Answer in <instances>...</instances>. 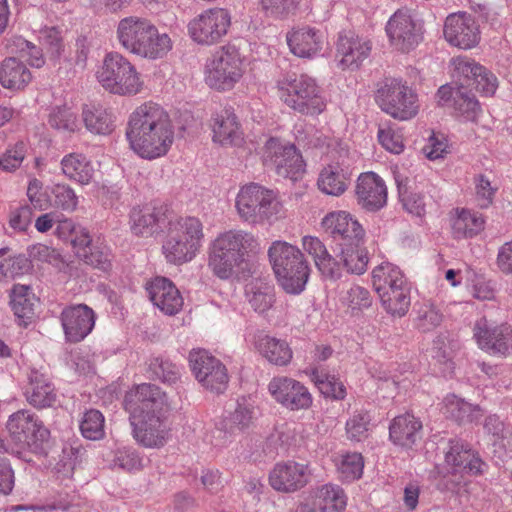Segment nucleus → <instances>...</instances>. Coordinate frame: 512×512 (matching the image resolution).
Listing matches in <instances>:
<instances>
[{
    "label": "nucleus",
    "mask_w": 512,
    "mask_h": 512,
    "mask_svg": "<svg viewBox=\"0 0 512 512\" xmlns=\"http://www.w3.org/2000/svg\"><path fill=\"white\" fill-rule=\"evenodd\" d=\"M135 441L147 449H161L172 439L171 406L158 386L143 383L130 389L124 399Z\"/></svg>",
    "instance_id": "f257e3e1"
},
{
    "label": "nucleus",
    "mask_w": 512,
    "mask_h": 512,
    "mask_svg": "<svg viewBox=\"0 0 512 512\" xmlns=\"http://www.w3.org/2000/svg\"><path fill=\"white\" fill-rule=\"evenodd\" d=\"M125 135L135 154L145 160H155L170 151L175 140V127L161 105L147 101L129 115Z\"/></svg>",
    "instance_id": "f03ea898"
},
{
    "label": "nucleus",
    "mask_w": 512,
    "mask_h": 512,
    "mask_svg": "<svg viewBox=\"0 0 512 512\" xmlns=\"http://www.w3.org/2000/svg\"><path fill=\"white\" fill-rule=\"evenodd\" d=\"M293 131L298 143L327 150L330 159L319 171L318 189L329 196L343 195L350 185L356 161L347 144L304 123L295 125Z\"/></svg>",
    "instance_id": "7ed1b4c3"
},
{
    "label": "nucleus",
    "mask_w": 512,
    "mask_h": 512,
    "mask_svg": "<svg viewBox=\"0 0 512 512\" xmlns=\"http://www.w3.org/2000/svg\"><path fill=\"white\" fill-rule=\"evenodd\" d=\"M257 245V239L247 231L222 232L208 246L207 266L221 280L236 278L243 270L247 253Z\"/></svg>",
    "instance_id": "20e7f679"
},
{
    "label": "nucleus",
    "mask_w": 512,
    "mask_h": 512,
    "mask_svg": "<svg viewBox=\"0 0 512 512\" xmlns=\"http://www.w3.org/2000/svg\"><path fill=\"white\" fill-rule=\"evenodd\" d=\"M235 210L241 221L253 226L273 225L287 216L279 193L255 182L240 186Z\"/></svg>",
    "instance_id": "39448f33"
},
{
    "label": "nucleus",
    "mask_w": 512,
    "mask_h": 512,
    "mask_svg": "<svg viewBox=\"0 0 512 512\" xmlns=\"http://www.w3.org/2000/svg\"><path fill=\"white\" fill-rule=\"evenodd\" d=\"M275 90L280 102L295 113L317 117L326 110L324 91L308 74H282L275 82Z\"/></svg>",
    "instance_id": "423d86ee"
},
{
    "label": "nucleus",
    "mask_w": 512,
    "mask_h": 512,
    "mask_svg": "<svg viewBox=\"0 0 512 512\" xmlns=\"http://www.w3.org/2000/svg\"><path fill=\"white\" fill-rule=\"evenodd\" d=\"M203 238V225L198 218L186 216L171 220L162 243V254L170 264L189 263L199 253Z\"/></svg>",
    "instance_id": "0eeeda50"
},
{
    "label": "nucleus",
    "mask_w": 512,
    "mask_h": 512,
    "mask_svg": "<svg viewBox=\"0 0 512 512\" xmlns=\"http://www.w3.org/2000/svg\"><path fill=\"white\" fill-rule=\"evenodd\" d=\"M268 257L279 285L289 294H300L308 282L310 268L301 250L286 241L276 240Z\"/></svg>",
    "instance_id": "6e6552de"
},
{
    "label": "nucleus",
    "mask_w": 512,
    "mask_h": 512,
    "mask_svg": "<svg viewBox=\"0 0 512 512\" xmlns=\"http://www.w3.org/2000/svg\"><path fill=\"white\" fill-rule=\"evenodd\" d=\"M100 86L108 93L133 97L144 90V80L136 66L118 52L107 53L95 70Z\"/></svg>",
    "instance_id": "1a4fd4ad"
},
{
    "label": "nucleus",
    "mask_w": 512,
    "mask_h": 512,
    "mask_svg": "<svg viewBox=\"0 0 512 512\" xmlns=\"http://www.w3.org/2000/svg\"><path fill=\"white\" fill-rule=\"evenodd\" d=\"M246 73V58L231 44L221 46L208 57L203 66L204 83L213 91H232Z\"/></svg>",
    "instance_id": "9d476101"
},
{
    "label": "nucleus",
    "mask_w": 512,
    "mask_h": 512,
    "mask_svg": "<svg viewBox=\"0 0 512 512\" xmlns=\"http://www.w3.org/2000/svg\"><path fill=\"white\" fill-rule=\"evenodd\" d=\"M8 443L0 447V453L15 454L18 457L29 450L39 452L50 437V431L42 420L31 410L21 409L12 413L6 421Z\"/></svg>",
    "instance_id": "9b49d317"
},
{
    "label": "nucleus",
    "mask_w": 512,
    "mask_h": 512,
    "mask_svg": "<svg viewBox=\"0 0 512 512\" xmlns=\"http://www.w3.org/2000/svg\"><path fill=\"white\" fill-rule=\"evenodd\" d=\"M443 462L436 465L437 473L442 477V489L454 490L467 475L483 474L487 465L468 444L458 439L448 442L443 451Z\"/></svg>",
    "instance_id": "f8f14e48"
},
{
    "label": "nucleus",
    "mask_w": 512,
    "mask_h": 512,
    "mask_svg": "<svg viewBox=\"0 0 512 512\" xmlns=\"http://www.w3.org/2000/svg\"><path fill=\"white\" fill-rule=\"evenodd\" d=\"M375 100L384 113L399 121L413 119L420 110L417 93L399 79L385 80L378 88Z\"/></svg>",
    "instance_id": "ddd939ff"
},
{
    "label": "nucleus",
    "mask_w": 512,
    "mask_h": 512,
    "mask_svg": "<svg viewBox=\"0 0 512 512\" xmlns=\"http://www.w3.org/2000/svg\"><path fill=\"white\" fill-rule=\"evenodd\" d=\"M231 25L232 15L228 9L212 7L202 10L188 22L187 33L197 45L210 47L227 36Z\"/></svg>",
    "instance_id": "4468645a"
},
{
    "label": "nucleus",
    "mask_w": 512,
    "mask_h": 512,
    "mask_svg": "<svg viewBox=\"0 0 512 512\" xmlns=\"http://www.w3.org/2000/svg\"><path fill=\"white\" fill-rule=\"evenodd\" d=\"M262 159L279 176L292 181L298 180L305 173L306 164L296 146L277 137L267 139L262 150Z\"/></svg>",
    "instance_id": "2eb2a0df"
},
{
    "label": "nucleus",
    "mask_w": 512,
    "mask_h": 512,
    "mask_svg": "<svg viewBox=\"0 0 512 512\" xmlns=\"http://www.w3.org/2000/svg\"><path fill=\"white\" fill-rule=\"evenodd\" d=\"M389 42L393 48L409 52L423 40V22L407 10L396 11L385 27Z\"/></svg>",
    "instance_id": "dca6fc26"
},
{
    "label": "nucleus",
    "mask_w": 512,
    "mask_h": 512,
    "mask_svg": "<svg viewBox=\"0 0 512 512\" xmlns=\"http://www.w3.org/2000/svg\"><path fill=\"white\" fill-rule=\"evenodd\" d=\"M188 360L195 378L204 388L216 393L226 390L229 377L219 359L204 349H193Z\"/></svg>",
    "instance_id": "f3484780"
},
{
    "label": "nucleus",
    "mask_w": 512,
    "mask_h": 512,
    "mask_svg": "<svg viewBox=\"0 0 512 512\" xmlns=\"http://www.w3.org/2000/svg\"><path fill=\"white\" fill-rule=\"evenodd\" d=\"M267 389L277 404L290 411L307 410L313 404L309 389L302 382L288 376H274Z\"/></svg>",
    "instance_id": "a211bd4d"
},
{
    "label": "nucleus",
    "mask_w": 512,
    "mask_h": 512,
    "mask_svg": "<svg viewBox=\"0 0 512 512\" xmlns=\"http://www.w3.org/2000/svg\"><path fill=\"white\" fill-rule=\"evenodd\" d=\"M452 77L461 83L472 82L484 96H493L499 82L496 75L467 56L453 57L449 63Z\"/></svg>",
    "instance_id": "6ab92c4d"
},
{
    "label": "nucleus",
    "mask_w": 512,
    "mask_h": 512,
    "mask_svg": "<svg viewBox=\"0 0 512 512\" xmlns=\"http://www.w3.org/2000/svg\"><path fill=\"white\" fill-rule=\"evenodd\" d=\"M445 40L463 50L476 47L481 40V30L476 18L466 12L450 14L444 24Z\"/></svg>",
    "instance_id": "aec40b11"
},
{
    "label": "nucleus",
    "mask_w": 512,
    "mask_h": 512,
    "mask_svg": "<svg viewBox=\"0 0 512 512\" xmlns=\"http://www.w3.org/2000/svg\"><path fill=\"white\" fill-rule=\"evenodd\" d=\"M311 478L312 470L308 464L287 460L273 466L269 473V484L278 492L293 493L308 485Z\"/></svg>",
    "instance_id": "412c9836"
},
{
    "label": "nucleus",
    "mask_w": 512,
    "mask_h": 512,
    "mask_svg": "<svg viewBox=\"0 0 512 512\" xmlns=\"http://www.w3.org/2000/svg\"><path fill=\"white\" fill-rule=\"evenodd\" d=\"M60 321L66 341L78 343L94 329L96 313L86 304L69 305L62 310Z\"/></svg>",
    "instance_id": "4be33fe9"
},
{
    "label": "nucleus",
    "mask_w": 512,
    "mask_h": 512,
    "mask_svg": "<svg viewBox=\"0 0 512 512\" xmlns=\"http://www.w3.org/2000/svg\"><path fill=\"white\" fill-rule=\"evenodd\" d=\"M209 127L212 141L223 147H241L245 142L244 131L230 107L214 112L209 120Z\"/></svg>",
    "instance_id": "5701e85b"
},
{
    "label": "nucleus",
    "mask_w": 512,
    "mask_h": 512,
    "mask_svg": "<svg viewBox=\"0 0 512 512\" xmlns=\"http://www.w3.org/2000/svg\"><path fill=\"white\" fill-rule=\"evenodd\" d=\"M286 41L290 52L302 59H315L323 55L327 40L324 33L310 26L297 27L289 31Z\"/></svg>",
    "instance_id": "b1692460"
},
{
    "label": "nucleus",
    "mask_w": 512,
    "mask_h": 512,
    "mask_svg": "<svg viewBox=\"0 0 512 512\" xmlns=\"http://www.w3.org/2000/svg\"><path fill=\"white\" fill-rule=\"evenodd\" d=\"M473 337L480 349L495 355L512 350V329L509 326L491 327L485 318L476 321Z\"/></svg>",
    "instance_id": "393cba45"
},
{
    "label": "nucleus",
    "mask_w": 512,
    "mask_h": 512,
    "mask_svg": "<svg viewBox=\"0 0 512 512\" xmlns=\"http://www.w3.org/2000/svg\"><path fill=\"white\" fill-rule=\"evenodd\" d=\"M355 193L358 204L368 211H377L386 205V184L378 174L372 171L358 176Z\"/></svg>",
    "instance_id": "a878e982"
},
{
    "label": "nucleus",
    "mask_w": 512,
    "mask_h": 512,
    "mask_svg": "<svg viewBox=\"0 0 512 512\" xmlns=\"http://www.w3.org/2000/svg\"><path fill=\"white\" fill-rule=\"evenodd\" d=\"M146 290L153 305L164 314L171 316L181 311L183 297L171 280L156 277L147 283Z\"/></svg>",
    "instance_id": "bb28decb"
},
{
    "label": "nucleus",
    "mask_w": 512,
    "mask_h": 512,
    "mask_svg": "<svg viewBox=\"0 0 512 512\" xmlns=\"http://www.w3.org/2000/svg\"><path fill=\"white\" fill-rule=\"evenodd\" d=\"M370 42L352 31L339 35L337 42V57L339 66L343 69H357L369 56Z\"/></svg>",
    "instance_id": "cd10ccee"
},
{
    "label": "nucleus",
    "mask_w": 512,
    "mask_h": 512,
    "mask_svg": "<svg viewBox=\"0 0 512 512\" xmlns=\"http://www.w3.org/2000/svg\"><path fill=\"white\" fill-rule=\"evenodd\" d=\"M322 226L334 239L342 242L362 241L365 238L362 225L347 211L328 213L322 219Z\"/></svg>",
    "instance_id": "c85d7f7f"
},
{
    "label": "nucleus",
    "mask_w": 512,
    "mask_h": 512,
    "mask_svg": "<svg viewBox=\"0 0 512 512\" xmlns=\"http://www.w3.org/2000/svg\"><path fill=\"white\" fill-rule=\"evenodd\" d=\"M25 397L28 403L36 408L51 407L57 401V393L49 376L35 368L28 374Z\"/></svg>",
    "instance_id": "c756f323"
},
{
    "label": "nucleus",
    "mask_w": 512,
    "mask_h": 512,
    "mask_svg": "<svg viewBox=\"0 0 512 512\" xmlns=\"http://www.w3.org/2000/svg\"><path fill=\"white\" fill-rule=\"evenodd\" d=\"M422 422L406 413L395 417L389 426V438L393 444L411 449L422 438Z\"/></svg>",
    "instance_id": "7c9ffc66"
},
{
    "label": "nucleus",
    "mask_w": 512,
    "mask_h": 512,
    "mask_svg": "<svg viewBox=\"0 0 512 512\" xmlns=\"http://www.w3.org/2000/svg\"><path fill=\"white\" fill-rule=\"evenodd\" d=\"M81 119L86 130L93 135H110L116 127V116L100 103L84 104Z\"/></svg>",
    "instance_id": "2f4dec72"
},
{
    "label": "nucleus",
    "mask_w": 512,
    "mask_h": 512,
    "mask_svg": "<svg viewBox=\"0 0 512 512\" xmlns=\"http://www.w3.org/2000/svg\"><path fill=\"white\" fill-rule=\"evenodd\" d=\"M151 20L140 16H126L116 26V38L120 46L135 55Z\"/></svg>",
    "instance_id": "473e14b6"
},
{
    "label": "nucleus",
    "mask_w": 512,
    "mask_h": 512,
    "mask_svg": "<svg viewBox=\"0 0 512 512\" xmlns=\"http://www.w3.org/2000/svg\"><path fill=\"white\" fill-rule=\"evenodd\" d=\"M310 504L314 512H344L347 495L341 486L326 483L311 492Z\"/></svg>",
    "instance_id": "72a5a7b5"
},
{
    "label": "nucleus",
    "mask_w": 512,
    "mask_h": 512,
    "mask_svg": "<svg viewBox=\"0 0 512 512\" xmlns=\"http://www.w3.org/2000/svg\"><path fill=\"white\" fill-rule=\"evenodd\" d=\"M172 49L173 41L170 35L160 32L151 21L135 55L148 60H159L166 57Z\"/></svg>",
    "instance_id": "f704fd0d"
},
{
    "label": "nucleus",
    "mask_w": 512,
    "mask_h": 512,
    "mask_svg": "<svg viewBox=\"0 0 512 512\" xmlns=\"http://www.w3.org/2000/svg\"><path fill=\"white\" fill-rule=\"evenodd\" d=\"M261 356L276 366L290 363L293 353L286 341L266 334H257L248 340Z\"/></svg>",
    "instance_id": "c9c22d12"
},
{
    "label": "nucleus",
    "mask_w": 512,
    "mask_h": 512,
    "mask_svg": "<svg viewBox=\"0 0 512 512\" xmlns=\"http://www.w3.org/2000/svg\"><path fill=\"white\" fill-rule=\"evenodd\" d=\"M302 248L313 258L315 266L324 277L336 279L340 276L339 263L329 254L319 238L304 236L302 238Z\"/></svg>",
    "instance_id": "e433bc0d"
},
{
    "label": "nucleus",
    "mask_w": 512,
    "mask_h": 512,
    "mask_svg": "<svg viewBox=\"0 0 512 512\" xmlns=\"http://www.w3.org/2000/svg\"><path fill=\"white\" fill-rule=\"evenodd\" d=\"M62 173L71 181L80 185H89L95 174L92 161L84 154L72 152L65 155L61 162Z\"/></svg>",
    "instance_id": "4c0bfd02"
},
{
    "label": "nucleus",
    "mask_w": 512,
    "mask_h": 512,
    "mask_svg": "<svg viewBox=\"0 0 512 512\" xmlns=\"http://www.w3.org/2000/svg\"><path fill=\"white\" fill-rule=\"evenodd\" d=\"M485 218L479 212L456 208L451 218V228L456 238H472L484 230Z\"/></svg>",
    "instance_id": "58836bf2"
},
{
    "label": "nucleus",
    "mask_w": 512,
    "mask_h": 512,
    "mask_svg": "<svg viewBox=\"0 0 512 512\" xmlns=\"http://www.w3.org/2000/svg\"><path fill=\"white\" fill-rule=\"evenodd\" d=\"M362 241L341 242L337 257L349 273L361 275L367 270L369 257Z\"/></svg>",
    "instance_id": "ea45409f"
},
{
    "label": "nucleus",
    "mask_w": 512,
    "mask_h": 512,
    "mask_svg": "<svg viewBox=\"0 0 512 512\" xmlns=\"http://www.w3.org/2000/svg\"><path fill=\"white\" fill-rule=\"evenodd\" d=\"M32 80L30 70L17 58L5 59L0 65V84L9 90L24 89Z\"/></svg>",
    "instance_id": "a19ab883"
},
{
    "label": "nucleus",
    "mask_w": 512,
    "mask_h": 512,
    "mask_svg": "<svg viewBox=\"0 0 512 512\" xmlns=\"http://www.w3.org/2000/svg\"><path fill=\"white\" fill-rule=\"evenodd\" d=\"M340 481L352 483L363 475L364 458L361 453L341 451L332 459Z\"/></svg>",
    "instance_id": "79ce46f5"
},
{
    "label": "nucleus",
    "mask_w": 512,
    "mask_h": 512,
    "mask_svg": "<svg viewBox=\"0 0 512 512\" xmlns=\"http://www.w3.org/2000/svg\"><path fill=\"white\" fill-rule=\"evenodd\" d=\"M10 297V305L18 324L26 327L34 315V295L29 286L17 284L14 285Z\"/></svg>",
    "instance_id": "37998d69"
},
{
    "label": "nucleus",
    "mask_w": 512,
    "mask_h": 512,
    "mask_svg": "<svg viewBox=\"0 0 512 512\" xmlns=\"http://www.w3.org/2000/svg\"><path fill=\"white\" fill-rule=\"evenodd\" d=\"M443 413L459 423L476 422L482 416L479 406L472 405L454 394L447 395L442 403Z\"/></svg>",
    "instance_id": "c03bdc74"
},
{
    "label": "nucleus",
    "mask_w": 512,
    "mask_h": 512,
    "mask_svg": "<svg viewBox=\"0 0 512 512\" xmlns=\"http://www.w3.org/2000/svg\"><path fill=\"white\" fill-rule=\"evenodd\" d=\"M373 286L377 294L406 285L402 271L390 262H383L372 271Z\"/></svg>",
    "instance_id": "a18cd8bd"
},
{
    "label": "nucleus",
    "mask_w": 512,
    "mask_h": 512,
    "mask_svg": "<svg viewBox=\"0 0 512 512\" xmlns=\"http://www.w3.org/2000/svg\"><path fill=\"white\" fill-rule=\"evenodd\" d=\"M245 292L249 304L259 314L270 310L275 301L273 287L261 280H253L248 283Z\"/></svg>",
    "instance_id": "49530a36"
},
{
    "label": "nucleus",
    "mask_w": 512,
    "mask_h": 512,
    "mask_svg": "<svg viewBox=\"0 0 512 512\" xmlns=\"http://www.w3.org/2000/svg\"><path fill=\"white\" fill-rule=\"evenodd\" d=\"M258 416L255 401L250 397H242L237 401L234 412L230 415L228 423L230 432L244 431L250 428Z\"/></svg>",
    "instance_id": "de8ad7c7"
},
{
    "label": "nucleus",
    "mask_w": 512,
    "mask_h": 512,
    "mask_svg": "<svg viewBox=\"0 0 512 512\" xmlns=\"http://www.w3.org/2000/svg\"><path fill=\"white\" fill-rule=\"evenodd\" d=\"M48 124L51 128L67 134L80 130L77 112L69 105L55 106L48 115Z\"/></svg>",
    "instance_id": "09e8293b"
},
{
    "label": "nucleus",
    "mask_w": 512,
    "mask_h": 512,
    "mask_svg": "<svg viewBox=\"0 0 512 512\" xmlns=\"http://www.w3.org/2000/svg\"><path fill=\"white\" fill-rule=\"evenodd\" d=\"M385 311L392 316H404L410 306V289L408 284L378 294Z\"/></svg>",
    "instance_id": "8fccbe9b"
},
{
    "label": "nucleus",
    "mask_w": 512,
    "mask_h": 512,
    "mask_svg": "<svg viewBox=\"0 0 512 512\" xmlns=\"http://www.w3.org/2000/svg\"><path fill=\"white\" fill-rule=\"evenodd\" d=\"M319 391L325 396L336 400H342L346 396L344 384L335 376L327 375L318 369H312L307 373Z\"/></svg>",
    "instance_id": "3c124183"
},
{
    "label": "nucleus",
    "mask_w": 512,
    "mask_h": 512,
    "mask_svg": "<svg viewBox=\"0 0 512 512\" xmlns=\"http://www.w3.org/2000/svg\"><path fill=\"white\" fill-rule=\"evenodd\" d=\"M484 430L491 435L494 446L504 450H512V427L501 421L497 415L486 417Z\"/></svg>",
    "instance_id": "603ef678"
},
{
    "label": "nucleus",
    "mask_w": 512,
    "mask_h": 512,
    "mask_svg": "<svg viewBox=\"0 0 512 512\" xmlns=\"http://www.w3.org/2000/svg\"><path fill=\"white\" fill-rule=\"evenodd\" d=\"M157 225V217L149 208L135 207L130 212V229L136 236L151 235Z\"/></svg>",
    "instance_id": "864d4df0"
},
{
    "label": "nucleus",
    "mask_w": 512,
    "mask_h": 512,
    "mask_svg": "<svg viewBox=\"0 0 512 512\" xmlns=\"http://www.w3.org/2000/svg\"><path fill=\"white\" fill-rule=\"evenodd\" d=\"M9 47L12 53L18 54L32 67L40 68L45 63L41 49L22 36L13 37L10 40Z\"/></svg>",
    "instance_id": "5fc2aeb1"
},
{
    "label": "nucleus",
    "mask_w": 512,
    "mask_h": 512,
    "mask_svg": "<svg viewBox=\"0 0 512 512\" xmlns=\"http://www.w3.org/2000/svg\"><path fill=\"white\" fill-rule=\"evenodd\" d=\"M105 419L103 414L96 409L87 410L80 421V430L86 439L100 440L105 435Z\"/></svg>",
    "instance_id": "6e6d98bb"
},
{
    "label": "nucleus",
    "mask_w": 512,
    "mask_h": 512,
    "mask_svg": "<svg viewBox=\"0 0 512 512\" xmlns=\"http://www.w3.org/2000/svg\"><path fill=\"white\" fill-rule=\"evenodd\" d=\"M370 415L365 411H355L346 421L345 432L352 442L364 441L370 431Z\"/></svg>",
    "instance_id": "4d7b16f0"
},
{
    "label": "nucleus",
    "mask_w": 512,
    "mask_h": 512,
    "mask_svg": "<svg viewBox=\"0 0 512 512\" xmlns=\"http://www.w3.org/2000/svg\"><path fill=\"white\" fill-rule=\"evenodd\" d=\"M342 305L347 307L352 313L360 312L367 309L372 304V296L370 292L359 285H353L340 296Z\"/></svg>",
    "instance_id": "13d9d810"
},
{
    "label": "nucleus",
    "mask_w": 512,
    "mask_h": 512,
    "mask_svg": "<svg viewBox=\"0 0 512 512\" xmlns=\"http://www.w3.org/2000/svg\"><path fill=\"white\" fill-rule=\"evenodd\" d=\"M115 467L127 472H137L144 468V457L133 447H119L113 459Z\"/></svg>",
    "instance_id": "bf43d9fd"
},
{
    "label": "nucleus",
    "mask_w": 512,
    "mask_h": 512,
    "mask_svg": "<svg viewBox=\"0 0 512 512\" xmlns=\"http://www.w3.org/2000/svg\"><path fill=\"white\" fill-rule=\"evenodd\" d=\"M457 99H454V111L456 115L464 121L475 122L481 113V108L477 99L464 91L457 92Z\"/></svg>",
    "instance_id": "052dcab7"
},
{
    "label": "nucleus",
    "mask_w": 512,
    "mask_h": 512,
    "mask_svg": "<svg viewBox=\"0 0 512 512\" xmlns=\"http://www.w3.org/2000/svg\"><path fill=\"white\" fill-rule=\"evenodd\" d=\"M149 369L156 379L167 384L176 383L181 375V367L161 357L153 358L150 361Z\"/></svg>",
    "instance_id": "680f3d73"
},
{
    "label": "nucleus",
    "mask_w": 512,
    "mask_h": 512,
    "mask_svg": "<svg viewBox=\"0 0 512 512\" xmlns=\"http://www.w3.org/2000/svg\"><path fill=\"white\" fill-rule=\"evenodd\" d=\"M377 138L380 145L392 154L398 155L404 151L403 135L400 130L392 126L387 125L379 127Z\"/></svg>",
    "instance_id": "e2e57ef3"
},
{
    "label": "nucleus",
    "mask_w": 512,
    "mask_h": 512,
    "mask_svg": "<svg viewBox=\"0 0 512 512\" xmlns=\"http://www.w3.org/2000/svg\"><path fill=\"white\" fill-rule=\"evenodd\" d=\"M27 147L24 142H17L8 147L0 156V169L4 172H14L19 169L26 157Z\"/></svg>",
    "instance_id": "0e129e2a"
},
{
    "label": "nucleus",
    "mask_w": 512,
    "mask_h": 512,
    "mask_svg": "<svg viewBox=\"0 0 512 512\" xmlns=\"http://www.w3.org/2000/svg\"><path fill=\"white\" fill-rule=\"evenodd\" d=\"M54 206L66 212H74L78 207V196L68 184H56L52 188Z\"/></svg>",
    "instance_id": "69168bd1"
},
{
    "label": "nucleus",
    "mask_w": 512,
    "mask_h": 512,
    "mask_svg": "<svg viewBox=\"0 0 512 512\" xmlns=\"http://www.w3.org/2000/svg\"><path fill=\"white\" fill-rule=\"evenodd\" d=\"M301 0H260L261 10L266 16L284 18L293 14Z\"/></svg>",
    "instance_id": "338daca9"
},
{
    "label": "nucleus",
    "mask_w": 512,
    "mask_h": 512,
    "mask_svg": "<svg viewBox=\"0 0 512 512\" xmlns=\"http://www.w3.org/2000/svg\"><path fill=\"white\" fill-rule=\"evenodd\" d=\"M423 151L430 160L444 158L450 152V143L447 136L441 132H433L429 136Z\"/></svg>",
    "instance_id": "774afa93"
}]
</instances>
